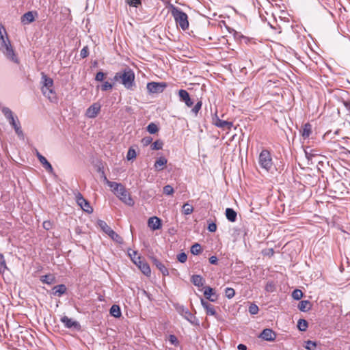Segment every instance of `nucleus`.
I'll return each instance as SVG.
<instances>
[{
	"mask_svg": "<svg viewBox=\"0 0 350 350\" xmlns=\"http://www.w3.org/2000/svg\"><path fill=\"white\" fill-rule=\"evenodd\" d=\"M110 314L116 318H119L121 317V310L118 305H113L110 308Z\"/></svg>",
	"mask_w": 350,
	"mask_h": 350,
	"instance_id": "obj_27",
	"label": "nucleus"
},
{
	"mask_svg": "<svg viewBox=\"0 0 350 350\" xmlns=\"http://www.w3.org/2000/svg\"><path fill=\"white\" fill-rule=\"evenodd\" d=\"M105 77V74L104 72H103L101 71L98 72L96 75L95 80L97 81H103Z\"/></svg>",
	"mask_w": 350,
	"mask_h": 350,
	"instance_id": "obj_49",
	"label": "nucleus"
},
{
	"mask_svg": "<svg viewBox=\"0 0 350 350\" xmlns=\"http://www.w3.org/2000/svg\"><path fill=\"white\" fill-rule=\"evenodd\" d=\"M75 199L77 204L83 209V211L88 213H92L93 208L90 203L83 197L81 193L77 192L75 193Z\"/></svg>",
	"mask_w": 350,
	"mask_h": 350,
	"instance_id": "obj_6",
	"label": "nucleus"
},
{
	"mask_svg": "<svg viewBox=\"0 0 350 350\" xmlns=\"http://www.w3.org/2000/svg\"><path fill=\"white\" fill-rule=\"evenodd\" d=\"M159 129L158 126L154 123H150L147 126V131L150 134H154L158 131Z\"/></svg>",
	"mask_w": 350,
	"mask_h": 350,
	"instance_id": "obj_38",
	"label": "nucleus"
},
{
	"mask_svg": "<svg viewBox=\"0 0 350 350\" xmlns=\"http://www.w3.org/2000/svg\"><path fill=\"white\" fill-rule=\"evenodd\" d=\"M217 258L215 256H212L209 258V262L211 264L215 265L217 263Z\"/></svg>",
	"mask_w": 350,
	"mask_h": 350,
	"instance_id": "obj_57",
	"label": "nucleus"
},
{
	"mask_svg": "<svg viewBox=\"0 0 350 350\" xmlns=\"http://www.w3.org/2000/svg\"><path fill=\"white\" fill-rule=\"evenodd\" d=\"M113 84L108 81H105L103 84L100 85V89L102 91H107L110 90L113 88ZM100 86H97V88H99Z\"/></svg>",
	"mask_w": 350,
	"mask_h": 350,
	"instance_id": "obj_41",
	"label": "nucleus"
},
{
	"mask_svg": "<svg viewBox=\"0 0 350 350\" xmlns=\"http://www.w3.org/2000/svg\"><path fill=\"white\" fill-rule=\"evenodd\" d=\"M129 254L130 257L131 258L132 260H133V258H135L136 259L137 256H139L137 254V252L136 251H131V252H129Z\"/></svg>",
	"mask_w": 350,
	"mask_h": 350,
	"instance_id": "obj_56",
	"label": "nucleus"
},
{
	"mask_svg": "<svg viewBox=\"0 0 350 350\" xmlns=\"http://www.w3.org/2000/svg\"><path fill=\"white\" fill-rule=\"evenodd\" d=\"M0 51L9 61L16 64H19V59L1 23H0Z\"/></svg>",
	"mask_w": 350,
	"mask_h": 350,
	"instance_id": "obj_1",
	"label": "nucleus"
},
{
	"mask_svg": "<svg viewBox=\"0 0 350 350\" xmlns=\"http://www.w3.org/2000/svg\"><path fill=\"white\" fill-rule=\"evenodd\" d=\"M41 281L43 283L51 284L54 282V278L50 275H45L41 277Z\"/></svg>",
	"mask_w": 350,
	"mask_h": 350,
	"instance_id": "obj_37",
	"label": "nucleus"
},
{
	"mask_svg": "<svg viewBox=\"0 0 350 350\" xmlns=\"http://www.w3.org/2000/svg\"><path fill=\"white\" fill-rule=\"evenodd\" d=\"M103 176L104 181L107 184L108 179L107 178L106 176L104 174V172H103Z\"/></svg>",
	"mask_w": 350,
	"mask_h": 350,
	"instance_id": "obj_61",
	"label": "nucleus"
},
{
	"mask_svg": "<svg viewBox=\"0 0 350 350\" xmlns=\"http://www.w3.org/2000/svg\"><path fill=\"white\" fill-rule=\"evenodd\" d=\"M117 197L122 201L124 204L129 206H133L134 204V201L131 198L130 193L125 189L124 187H122L118 193L116 194Z\"/></svg>",
	"mask_w": 350,
	"mask_h": 350,
	"instance_id": "obj_7",
	"label": "nucleus"
},
{
	"mask_svg": "<svg viewBox=\"0 0 350 350\" xmlns=\"http://www.w3.org/2000/svg\"><path fill=\"white\" fill-rule=\"evenodd\" d=\"M42 226L45 230H49L52 228L53 223L51 221H44L42 224Z\"/></svg>",
	"mask_w": 350,
	"mask_h": 350,
	"instance_id": "obj_51",
	"label": "nucleus"
},
{
	"mask_svg": "<svg viewBox=\"0 0 350 350\" xmlns=\"http://www.w3.org/2000/svg\"><path fill=\"white\" fill-rule=\"evenodd\" d=\"M8 270L5 260L3 254H0V273H3Z\"/></svg>",
	"mask_w": 350,
	"mask_h": 350,
	"instance_id": "obj_32",
	"label": "nucleus"
},
{
	"mask_svg": "<svg viewBox=\"0 0 350 350\" xmlns=\"http://www.w3.org/2000/svg\"><path fill=\"white\" fill-rule=\"evenodd\" d=\"M174 190L173 187L170 185H165L163 187V193L165 195H167V196L172 195L174 193Z\"/></svg>",
	"mask_w": 350,
	"mask_h": 350,
	"instance_id": "obj_44",
	"label": "nucleus"
},
{
	"mask_svg": "<svg viewBox=\"0 0 350 350\" xmlns=\"http://www.w3.org/2000/svg\"><path fill=\"white\" fill-rule=\"evenodd\" d=\"M113 80L115 81H120L125 88L130 90L135 85V73L131 69L126 68L122 72H116Z\"/></svg>",
	"mask_w": 350,
	"mask_h": 350,
	"instance_id": "obj_3",
	"label": "nucleus"
},
{
	"mask_svg": "<svg viewBox=\"0 0 350 350\" xmlns=\"http://www.w3.org/2000/svg\"><path fill=\"white\" fill-rule=\"evenodd\" d=\"M170 341L172 343V344H176L177 343V338L174 335H170Z\"/></svg>",
	"mask_w": 350,
	"mask_h": 350,
	"instance_id": "obj_58",
	"label": "nucleus"
},
{
	"mask_svg": "<svg viewBox=\"0 0 350 350\" xmlns=\"http://www.w3.org/2000/svg\"><path fill=\"white\" fill-rule=\"evenodd\" d=\"M186 312L191 315V312H189L188 311H187Z\"/></svg>",
	"mask_w": 350,
	"mask_h": 350,
	"instance_id": "obj_62",
	"label": "nucleus"
},
{
	"mask_svg": "<svg viewBox=\"0 0 350 350\" xmlns=\"http://www.w3.org/2000/svg\"><path fill=\"white\" fill-rule=\"evenodd\" d=\"M101 106L98 103L91 105L85 111V116L88 118H96L100 111Z\"/></svg>",
	"mask_w": 350,
	"mask_h": 350,
	"instance_id": "obj_10",
	"label": "nucleus"
},
{
	"mask_svg": "<svg viewBox=\"0 0 350 350\" xmlns=\"http://www.w3.org/2000/svg\"><path fill=\"white\" fill-rule=\"evenodd\" d=\"M148 226L152 230H159L161 228V220L157 217H151L148 220Z\"/></svg>",
	"mask_w": 350,
	"mask_h": 350,
	"instance_id": "obj_11",
	"label": "nucleus"
},
{
	"mask_svg": "<svg viewBox=\"0 0 350 350\" xmlns=\"http://www.w3.org/2000/svg\"><path fill=\"white\" fill-rule=\"evenodd\" d=\"M89 54V52H88V46H84L81 52H80V56L82 57V58H85Z\"/></svg>",
	"mask_w": 350,
	"mask_h": 350,
	"instance_id": "obj_52",
	"label": "nucleus"
},
{
	"mask_svg": "<svg viewBox=\"0 0 350 350\" xmlns=\"http://www.w3.org/2000/svg\"><path fill=\"white\" fill-rule=\"evenodd\" d=\"M97 225L100 228V229L106 233L107 235L110 233L112 229L107 225V224L103 220H98Z\"/></svg>",
	"mask_w": 350,
	"mask_h": 350,
	"instance_id": "obj_25",
	"label": "nucleus"
},
{
	"mask_svg": "<svg viewBox=\"0 0 350 350\" xmlns=\"http://www.w3.org/2000/svg\"><path fill=\"white\" fill-rule=\"evenodd\" d=\"M237 213L231 208H227L226 209V217L228 221L234 222L237 219Z\"/></svg>",
	"mask_w": 350,
	"mask_h": 350,
	"instance_id": "obj_22",
	"label": "nucleus"
},
{
	"mask_svg": "<svg viewBox=\"0 0 350 350\" xmlns=\"http://www.w3.org/2000/svg\"><path fill=\"white\" fill-rule=\"evenodd\" d=\"M36 156L42 163L43 167L50 173L53 172V169L51 163L46 160V159L42 156L38 151L36 152Z\"/></svg>",
	"mask_w": 350,
	"mask_h": 350,
	"instance_id": "obj_14",
	"label": "nucleus"
},
{
	"mask_svg": "<svg viewBox=\"0 0 350 350\" xmlns=\"http://www.w3.org/2000/svg\"><path fill=\"white\" fill-rule=\"evenodd\" d=\"M208 230L211 232H215L217 230V225L214 222L210 223L208 226Z\"/></svg>",
	"mask_w": 350,
	"mask_h": 350,
	"instance_id": "obj_55",
	"label": "nucleus"
},
{
	"mask_svg": "<svg viewBox=\"0 0 350 350\" xmlns=\"http://www.w3.org/2000/svg\"><path fill=\"white\" fill-rule=\"evenodd\" d=\"M311 133V125L308 123L304 124L302 130V136L307 138Z\"/></svg>",
	"mask_w": 350,
	"mask_h": 350,
	"instance_id": "obj_31",
	"label": "nucleus"
},
{
	"mask_svg": "<svg viewBox=\"0 0 350 350\" xmlns=\"http://www.w3.org/2000/svg\"><path fill=\"white\" fill-rule=\"evenodd\" d=\"M167 84L164 82H150L147 83V90L150 93H161L163 92Z\"/></svg>",
	"mask_w": 350,
	"mask_h": 350,
	"instance_id": "obj_9",
	"label": "nucleus"
},
{
	"mask_svg": "<svg viewBox=\"0 0 350 350\" xmlns=\"http://www.w3.org/2000/svg\"><path fill=\"white\" fill-rule=\"evenodd\" d=\"M107 185L111 189V190L116 194L118 191L124 187L120 183H117L116 182L107 181Z\"/></svg>",
	"mask_w": 350,
	"mask_h": 350,
	"instance_id": "obj_28",
	"label": "nucleus"
},
{
	"mask_svg": "<svg viewBox=\"0 0 350 350\" xmlns=\"http://www.w3.org/2000/svg\"><path fill=\"white\" fill-rule=\"evenodd\" d=\"M345 107H346L347 110L349 112H350V103H345Z\"/></svg>",
	"mask_w": 350,
	"mask_h": 350,
	"instance_id": "obj_60",
	"label": "nucleus"
},
{
	"mask_svg": "<svg viewBox=\"0 0 350 350\" xmlns=\"http://www.w3.org/2000/svg\"><path fill=\"white\" fill-rule=\"evenodd\" d=\"M36 15L37 13L35 12H27L22 16L21 23L24 25L29 24L35 20V16Z\"/></svg>",
	"mask_w": 350,
	"mask_h": 350,
	"instance_id": "obj_15",
	"label": "nucleus"
},
{
	"mask_svg": "<svg viewBox=\"0 0 350 350\" xmlns=\"http://www.w3.org/2000/svg\"><path fill=\"white\" fill-rule=\"evenodd\" d=\"M126 2L133 7H138L141 4V0H126Z\"/></svg>",
	"mask_w": 350,
	"mask_h": 350,
	"instance_id": "obj_47",
	"label": "nucleus"
},
{
	"mask_svg": "<svg viewBox=\"0 0 350 350\" xmlns=\"http://www.w3.org/2000/svg\"><path fill=\"white\" fill-rule=\"evenodd\" d=\"M2 113L14 129L21 124L18 118L14 116L13 112L8 107H3Z\"/></svg>",
	"mask_w": 350,
	"mask_h": 350,
	"instance_id": "obj_8",
	"label": "nucleus"
},
{
	"mask_svg": "<svg viewBox=\"0 0 350 350\" xmlns=\"http://www.w3.org/2000/svg\"><path fill=\"white\" fill-rule=\"evenodd\" d=\"M201 252V245L199 243H195L191 247V253L193 255H198Z\"/></svg>",
	"mask_w": 350,
	"mask_h": 350,
	"instance_id": "obj_34",
	"label": "nucleus"
},
{
	"mask_svg": "<svg viewBox=\"0 0 350 350\" xmlns=\"http://www.w3.org/2000/svg\"><path fill=\"white\" fill-rule=\"evenodd\" d=\"M191 282L196 286H202L204 285V280L200 275H194L191 278Z\"/></svg>",
	"mask_w": 350,
	"mask_h": 350,
	"instance_id": "obj_26",
	"label": "nucleus"
},
{
	"mask_svg": "<svg viewBox=\"0 0 350 350\" xmlns=\"http://www.w3.org/2000/svg\"><path fill=\"white\" fill-rule=\"evenodd\" d=\"M297 327L300 331H306L308 327V322L304 319H299L297 323Z\"/></svg>",
	"mask_w": 350,
	"mask_h": 350,
	"instance_id": "obj_36",
	"label": "nucleus"
},
{
	"mask_svg": "<svg viewBox=\"0 0 350 350\" xmlns=\"http://www.w3.org/2000/svg\"><path fill=\"white\" fill-rule=\"evenodd\" d=\"M202 102L198 101L192 109L191 111L194 113L195 116H197V114L198 113L199 111L202 107Z\"/></svg>",
	"mask_w": 350,
	"mask_h": 350,
	"instance_id": "obj_45",
	"label": "nucleus"
},
{
	"mask_svg": "<svg viewBox=\"0 0 350 350\" xmlns=\"http://www.w3.org/2000/svg\"><path fill=\"white\" fill-rule=\"evenodd\" d=\"M201 304L202 305L203 308L205 309L206 314L215 316L216 315V311L215 310V308L213 305L208 304L204 299H201Z\"/></svg>",
	"mask_w": 350,
	"mask_h": 350,
	"instance_id": "obj_17",
	"label": "nucleus"
},
{
	"mask_svg": "<svg viewBox=\"0 0 350 350\" xmlns=\"http://www.w3.org/2000/svg\"><path fill=\"white\" fill-rule=\"evenodd\" d=\"M237 349L239 350H246L247 349V347L243 345V344H239L237 347Z\"/></svg>",
	"mask_w": 350,
	"mask_h": 350,
	"instance_id": "obj_59",
	"label": "nucleus"
},
{
	"mask_svg": "<svg viewBox=\"0 0 350 350\" xmlns=\"http://www.w3.org/2000/svg\"><path fill=\"white\" fill-rule=\"evenodd\" d=\"M152 141V138L151 137H145L142 139V143L144 146H146L149 145Z\"/></svg>",
	"mask_w": 350,
	"mask_h": 350,
	"instance_id": "obj_53",
	"label": "nucleus"
},
{
	"mask_svg": "<svg viewBox=\"0 0 350 350\" xmlns=\"http://www.w3.org/2000/svg\"><path fill=\"white\" fill-rule=\"evenodd\" d=\"M133 262L139 268L140 265L144 262L140 256H137V258H133Z\"/></svg>",
	"mask_w": 350,
	"mask_h": 350,
	"instance_id": "obj_54",
	"label": "nucleus"
},
{
	"mask_svg": "<svg viewBox=\"0 0 350 350\" xmlns=\"http://www.w3.org/2000/svg\"><path fill=\"white\" fill-rule=\"evenodd\" d=\"M167 163V160L164 157H161L157 159L154 164V167L156 170L160 171L162 170L164 167L166 165Z\"/></svg>",
	"mask_w": 350,
	"mask_h": 350,
	"instance_id": "obj_18",
	"label": "nucleus"
},
{
	"mask_svg": "<svg viewBox=\"0 0 350 350\" xmlns=\"http://www.w3.org/2000/svg\"><path fill=\"white\" fill-rule=\"evenodd\" d=\"M215 124L217 127L222 128V129H230L231 127L233 125L232 122H228V121H226V120H220L219 118H217L215 120Z\"/></svg>",
	"mask_w": 350,
	"mask_h": 350,
	"instance_id": "obj_21",
	"label": "nucleus"
},
{
	"mask_svg": "<svg viewBox=\"0 0 350 350\" xmlns=\"http://www.w3.org/2000/svg\"><path fill=\"white\" fill-rule=\"evenodd\" d=\"M61 321L64 324V325L68 328L76 327L78 326V323L72 319L68 318L66 316L63 317L61 319Z\"/></svg>",
	"mask_w": 350,
	"mask_h": 350,
	"instance_id": "obj_20",
	"label": "nucleus"
},
{
	"mask_svg": "<svg viewBox=\"0 0 350 350\" xmlns=\"http://www.w3.org/2000/svg\"><path fill=\"white\" fill-rule=\"evenodd\" d=\"M317 347V343L315 342L308 340L306 342L305 348L308 350H315Z\"/></svg>",
	"mask_w": 350,
	"mask_h": 350,
	"instance_id": "obj_42",
	"label": "nucleus"
},
{
	"mask_svg": "<svg viewBox=\"0 0 350 350\" xmlns=\"http://www.w3.org/2000/svg\"><path fill=\"white\" fill-rule=\"evenodd\" d=\"M172 14L174 16L176 24L179 25L182 29L185 30L188 28V17L185 12L176 7H173L172 10Z\"/></svg>",
	"mask_w": 350,
	"mask_h": 350,
	"instance_id": "obj_4",
	"label": "nucleus"
},
{
	"mask_svg": "<svg viewBox=\"0 0 350 350\" xmlns=\"http://www.w3.org/2000/svg\"><path fill=\"white\" fill-rule=\"evenodd\" d=\"M249 312L251 314H256L259 310L258 307L256 304H251L249 307Z\"/></svg>",
	"mask_w": 350,
	"mask_h": 350,
	"instance_id": "obj_46",
	"label": "nucleus"
},
{
	"mask_svg": "<svg viewBox=\"0 0 350 350\" xmlns=\"http://www.w3.org/2000/svg\"><path fill=\"white\" fill-rule=\"evenodd\" d=\"M163 143L161 140H157L155 141L152 145H151V149L152 150H161L163 148Z\"/></svg>",
	"mask_w": 350,
	"mask_h": 350,
	"instance_id": "obj_39",
	"label": "nucleus"
},
{
	"mask_svg": "<svg viewBox=\"0 0 350 350\" xmlns=\"http://www.w3.org/2000/svg\"><path fill=\"white\" fill-rule=\"evenodd\" d=\"M152 262L163 275H167L169 274L167 269L165 267L163 264H162L161 262H160L155 258H152Z\"/></svg>",
	"mask_w": 350,
	"mask_h": 350,
	"instance_id": "obj_19",
	"label": "nucleus"
},
{
	"mask_svg": "<svg viewBox=\"0 0 350 350\" xmlns=\"http://www.w3.org/2000/svg\"><path fill=\"white\" fill-rule=\"evenodd\" d=\"M235 291L232 288H226L225 290V295L227 298L231 299L234 296Z\"/></svg>",
	"mask_w": 350,
	"mask_h": 350,
	"instance_id": "obj_43",
	"label": "nucleus"
},
{
	"mask_svg": "<svg viewBox=\"0 0 350 350\" xmlns=\"http://www.w3.org/2000/svg\"><path fill=\"white\" fill-rule=\"evenodd\" d=\"M260 337L267 341H273L276 338V334L271 329H265L260 334Z\"/></svg>",
	"mask_w": 350,
	"mask_h": 350,
	"instance_id": "obj_12",
	"label": "nucleus"
},
{
	"mask_svg": "<svg viewBox=\"0 0 350 350\" xmlns=\"http://www.w3.org/2000/svg\"><path fill=\"white\" fill-rule=\"evenodd\" d=\"M349 153L350 154V151H349Z\"/></svg>",
	"mask_w": 350,
	"mask_h": 350,
	"instance_id": "obj_63",
	"label": "nucleus"
},
{
	"mask_svg": "<svg viewBox=\"0 0 350 350\" xmlns=\"http://www.w3.org/2000/svg\"><path fill=\"white\" fill-rule=\"evenodd\" d=\"M139 269L142 271V273L144 275H146L147 276H149L150 275V273H151V270H150V266L146 262H144L140 265V267Z\"/></svg>",
	"mask_w": 350,
	"mask_h": 350,
	"instance_id": "obj_30",
	"label": "nucleus"
},
{
	"mask_svg": "<svg viewBox=\"0 0 350 350\" xmlns=\"http://www.w3.org/2000/svg\"><path fill=\"white\" fill-rule=\"evenodd\" d=\"M292 297L295 300H299L303 297V293L299 289H295L293 291Z\"/></svg>",
	"mask_w": 350,
	"mask_h": 350,
	"instance_id": "obj_40",
	"label": "nucleus"
},
{
	"mask_svg": "<svg viewBox=\"0 0 350 350\" xmlns=\"http://www.w3.org/2000/svg\"><path fill=\"white\" fill-rule=\"evenodd\" d=\"M178 96L180 100L185 102V105L187 107H191L193 104V101L191 100L189 93L185 90H180L178 91Z\"/></svg>",
	"mask_w": 350,
	"mask_h": 350,
	"instance_id": "obj_13",
	"label": "nucleus"
},
{
	"mask_svg": "<svg viewBox=\"0 0 350 350\" xmlns=\"http://www.w3.org/2000/svg\"><path fill=\"white\" fill-rule=\"evenodd\" d=\"M177 259L180 262L184 263L187 261V256L185 252H182L177 256Z\"/></svg>",
	"mask_w": 350,
	"mask_h": 350,
	"instance_id": "obj_48",
	"label": "nucleus"
},
{
	"mask_svg": "<svg viewBox=\"0 0 350 350\" xmlns=\"http://www.w3.org/2000/svg\"><path fill=\"white\" fill-rule=\"evenodd\" d=\"M14 129L16 133L17 134V135L19 137L23 139L24 135H23V132L22 129H21V124L19 126H16V128H14Z\"/></svg>",
	"mask_w": 350,
	"mask_h": 350,
	"instance_id": "obj_50",
	"label": "nucleus"
},
{
	"mask_svg": "<svg viewBox=\"0 0 350 350\" xmlns=\"http://www.w3.org/2000/svg\"><path fill=\"white\" fill-rule=\"evenodd\" d=\"M312 304L308 300H303L299 303L298 308L300 311L306 312L311 309Z\"/></svg>",
	"mask_w": 350,
	"mask_h": 350,
	"instance_id": "obj_23",
	"label": "nucleus"
},
{
	"mask_svg": "<svg viewBox=\"0 0 350 350\" xmlns=\"http://www.w3.org/2000/svg\"><path fill=\"white\" fill-rule=\"evenodd\" d=\"M137 157V153L135 149L130 148L127 152L126 159L131 161L135 159Z\"/></svg>",
	"mask_w": 350,
	"mask_h": 350,
	"instance_id": "obj_35",
	"label": "nucleus"
},
{
	"mask_svg": "<svg viewBox=\"0 0 350 350\" xmlns=\"http://www.w3.org/2000/svg\"><path fill=\"white\" fill-rule=\"evenodd\" d=\"M204 295L206 297V298L210 300L211 301H215L217 299V296L216 295L214 290L209 286L205 287Z\"/></svg>",
	"mask_w": 350,
	"mask_h": 350,
	"instance_id": "obj_16",
	"label": "nucleus"
},
{
	"mask_svg": "<svg viewBox=\"0 0 350 350\" xmlns=\"http://www.w3.org/2000/svg\"><path fill=\"white\" fill-rule=\"evenodd\" d=\"M53 291V295L61 296L66 291V287L64 284H59L54 286Z\"/></svg>",
	"mask_w": 350,
	"mask_h": 350,
	"instance_id": "obj_24",
	"label": "nucleus"
},
{
	"mask_svg": "<svg viewBox=\"0 0 350 350\" xmlns=\"http://www.w3.org/2000/svg\"><path fill=\"white\" fill-rule=\"evenodd\" d=\"M41 77V91L43 95L51 103H56L58 100L56 92L54 90L53 80L47 77L44 72Z\"/></svg>",
	"mask_w": 350,
	"mask_h": 350,
	"instance_id": "obj_2",
	"label": "nucleus"
},
{
	"mask_svg": "<svg viewBox=\"0 0 350 350\" xmlns=\"http://www.w3.org/2000/svg\"><path fill=\"white\" fill-rule=\"evenodd\" d=\"M258 163L260 167L267 171H269L272 165V158L270 152L267 150H262L259 155Z\"/></svg>",
	"mask_w": 350,
	"mask_h": 350,
	"instance_id": "obj_5",
	"label": "nucleus"
},
{
	"mask_svg": "<svg viewBox=\"0 0 350 350\" xmlns=\"http://www.w3.org/2000/svg\"><path fill=\"white\" fill-rule=\"evenodd\" d=\"M108 236L115 242L119 244L123 243V239L113 230L110 232Z\"/></svg>",
	"mask_w": 350,
	"mask_h": 350,
	"instance_id": "obj_29",
	"label": "nucleus"
},
{
	"mask_svg": "<svg viewBox=\"0 0 350 350\" xmlns=\"http://www.w3.org/2000/svg\"><path fill=\"white\" fill-rule=\"evenodd\" d=\"M193 208L189 203H185L183 206V212L185 215H190L193 213Z\"/></svg>",
	"mask_w": 350,
	"mask_h": 350,
	"instance_id": "obj_33",
	"label": "nucleus"
}]
</instances>
